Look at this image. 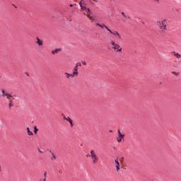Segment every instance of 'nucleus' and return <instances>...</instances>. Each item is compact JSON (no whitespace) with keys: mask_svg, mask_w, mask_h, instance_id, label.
I'll list each match as a JSON object with an SVG mask.
<instances>
[{"mask_svg":"<svg viewBox=\"0 0 181 181\" xmlns=\"http://www.w3.org/2000/svg\"><path fill=\"white\" fill-rule=\"evenodd\" d=\"M156 23L157 26L159 27L160 32H165V30H166L168 26V22L166 19L163 21H157Z\"/></svg>","mask_w":181,"mask_h":181,"instance_id":"f257e3e1","label":"nucleus"},{"mask_svg":"<svg viewBox=\"0 0 181 181\" xmlns=\"http://www.w3.org/2000/svg\"><path fill=\"white\" fill-rule=\"evenodd\" d=\"M110 45H111L112 49H113V50H115V52H122V47H121V45L117 44V42H115V41L114 40H111L110 42Z\"/></svg>","mask_w":181,"mask_h":181,"instance_id":"f03ea898","label":"nucleus"},{"mask_svg":"<svg viewBox=\"0 0 181 181\" xmlns=\"http://www.w3.org/2000/svg\"><path fill=\"white\" fill-rule=\"evenodd\" d=\"M90 155L89 156L91 158L92 163L95 165L98 162V156L94 150H90Z\"/></svg>","mask_w":181,"mask_h":181,"instance_id":"7ed1b4c3","label":"nucleus"},{"mask_svg":"<svg viewBox=\"0 0 181 181\" xmlns=\"http://www.w3.org/2000/svg\"><path fill=\"white\" fill-rule=\"evenodd\" d=\"M117 134L118 136L116 138V139L118 144H121V142H122V141L124 140V138H125V134L122 133L121 130H118Z\"/></svg>","mask_w":181,"mask_h":181,"instance_id":"20e7f679","label":"nucleus"},{"mask_svg":"<svg viewBox=\"0 0 181 181\" xmlns=\"http://www.w3.org/2000/svg\"><path fill=\"white\" fill-rule=\"evenodd\" d=\"M80 6L82 11H83V12H86V16H88V15H91V10H90V8H87L86 6H83L81 3H80Z\"/></svg>","mask_w":181,"mask_h":181,"instance_id":"39448f33","label":"nucleus"},{"mask_svg":"<svg viewBox=\"0 0 181 181\" xmlns=\"http://www.w3.org/2000/svg\"><path fill=\"white\" fill-rule=\"evenodd\" d=\"M108 32L110 35H112L113 36H117L118 39H121V35H119V33L118 31L111 30L109 29Z\"/></svg>","mask_w":181,"mask_h":181,"instance_id":"423d86ee","label":"nucleus"},{"mask_svg":"<svg viewBox=\"0 0 181 181\" xmlns=\"http://www.w3.org/2000/svg\"><path fill=\"white\" fill-rule=\"evenodd\" d=\"M78 76V69L77 68V65L74 68L72 77H77Z\"/></svg>","mask_w":181,"mask_h":181,"instance_id":"0eeeda50","label":"nucleus"},{"mask_svg":"<svg viewBox=\"0 0 181 181\" xmlns=\"http://www.w3.org/2000/svg\"><path fill=\"white\" fill-rule=\"evenodd\" d=\"M114 166L115 168H116L117 172H119V170H121V168L119 167V162H118L117 160H115Z\"/></svg>","mask_w":181,"mask_h":181,"instance_id":"6e6552de","label":"nucleus"},{"mask_svg":"<svg viewBox=\"0 0 181 181\" xmlns=\"http://www.w3.org/2000/svg\"><path fill=\"white\" fill-rule=\"evenodd\" d=\"M97 25V26H99V28H101V29H106V30H107V32H108V30H110V28H108L107 27V25H105V24H100V23H97L96 24Z\"/></svg>","mask_w":181,"mask_h":181,"instance_id":"1a4fd4ad","label":"nucleus"},{"mask_svg":"<svg viewBox=\"0 0 181 181\" xmlns=\"http://www.w3.org/2000/svg\"><path fill=\"white\" fill-rule=\"evenodd\" d=\"M87 18H88V19L90 21H91L93 22V21H95V16H91V14H88L87 16Z\"/></svg>","mask_w":181,"mask_h":181,"instance_id":"9d476101","label":"nucleus"},{"mask_svg":"<svg viewBox=\"0 0 181 181\" xmlns=\"http://www.w3.org/2000/svg\"><path fill=\"white\" fill-rule=\"evenodd\" d=\"M172 54H173V56H175V57H177V59H180L181 55L179 53H177L176 52H173Z\"/></svg>","mask_w":181,"mask_h":181,"instance_id":"9b49d317","label":"nucleus"},{"mask_svg":"<svg viewBox=\"0 0 181 181\" xmlns=\"http://www.w3.org/2000/svg\"><path fill=\"white\" fill-rule=\"evenodd\" d=\"M64 119H66V121H69L70 124L71 126H73V121L71 120V119L70 117H66L65 116H64Z\"/></svg>","mask_w":181,"mask_h":181,"instance_id":"f8f14e48","label":"nucleus"},{"mask_svg":"<svg viewBox=\"0 0 181 181\" xmlns=\"http://www.w3.org/2000/svg\"><path fill=\"white\" fill-rule=\"evenodd\" d=\"M37 43L39 46H43V42L39 37H37Z\"/></svg>","mask_w":181,"mask_h":181,"instance_id":"ddd939ff","label":"nucleus"},{"mask_svg":"<svg viewBox=\"0 0 181 181\" xmlns=\"http://www.w3.org/2000/svg\"><path fill=\"white\" fill-rule=\"evenodd\" d=\"M27 132L28 135H29L30 136H32V135H33V132L30 131V129H29V127H27Z\"/></svg>","mask_w":181,"mask_h":181,"instance_id":"4468645a","label":"nucleus"},{"mask_svg":"<svg viewBox=\"0 0 181 181\" xmlns=\"http://www.w3.org/2000/svg\"><path fill=\"white\" fill-rule=\"evenodd\" d=\"M64 74H65V76H66V78H70V77H71L73 78L72 74H69V73L66 72Z\"/></svg>","mask_w":181,"mask_h":181,"instance_id":"2eb2a0df","label":"nucleus"},{"mask_svg":"<svg viewBox=\"0 0 181 181\" xmlns=\"http://www.w3.org/2000/svg\"><path fill=\"white\" fill-rule=\"evenodd\" d=\"M59 52H60V49H56L52 51V54H56V53H59Z\"/></svg>","mask_w":181,"mask_h":181,"instance_id":"dca6fc26","label":"nucleus"},{"mask_svg":"<svg viewBox=\"0 0 181 181\" xmlns=\"http://www.w3.org/2000/svg\"><path fill=\"white\" fill-rule=\"evenodd\" d=\"M12 107H13V102L12 100H10L9 105H8L9 110H11V108H12Z\"/></svg>","mask_w":181,"mask_h":181,"instance_id":"f3484780","label":"nucleus"},{"mask_svg":"<svg viewBox=\"0 0 181 181\" xmlns=\"http://www.w3.org/2000/svg\"><path fill=\"white\" fill-rule=\"evenodd\" d=\"M2 97H7V95H8V93H6V92H5V90H2Z\"/></svg>","mask_w":181,"mask_h":181,"instance_id":"a211bd4d","label":"nucleus"},{"mask_svg":"<svg viewBox=\"0 0 181 181\" xmlns=\"http://www.w3.org/2000/svg\"><path fill=\"white\" fill-rule=\"evenodd\" d=\"M52 157L51 159H52V160H54V159H56V156H54V153H52Z\"/></svg>","mask_w":181,"mask_h":181,"instance_id":"6ab92c4d","label":"nucleus"},{"mask_svg":"<svg viewBox=\"0 0 181 181\" xmlns=\"http://www.w3.org/2000/svg\"><path fill=\"white\" fill-rule=\"evenodd\" d=\"M37 131H38V130H37V127H34V133H35V134H37Z\"/></svg>","mask_w":181,"mask_h":181,"instance_id":"aec40b11","label":"nucleus"},{"mask_svg":"<svg viewBox=\"0 0 181 181\" xmlns=\"http://www.w3.org/2000/svg\"><path fill=\"white\" fill-rule=\"evenodd\" d=\"M172 74H174L175 76H179V74L175 71H173Z\"/></svg>","mask_w":181,"mask_h":181,"instance_id":"412c9836","label":"nucleus"},{"mask_svg":"<svg viewBox=\"0 0 181 181\" xmlns=\"http://www.w3.org/2000/svg\"><path fill=\"white\" fill-rule=\"evenodd\" d=\"M11 98H12V95L9 94L6 96V98H8V100H9Z\"/></svg>","mask_w":181,"mask_h":181,"instance_id":"4be33fe9","label":"nucleus"},{"mask_svg":"<svg viewBox=\"0 0 181 181\" xmlns=\"http://www.w3.org/2000/svg\"><path fill=\"white\" fill-rule=\"evenodd\" d=\"M76 66H77V69H78V66H81V64L77 63V64H76Z\"/></svg>","mask_w":181,"mask_h":181,"instance_id":"5701e85b","label":"nucleus"},{"mask_svg":"<svg viewBox=\"0 0 181 181\" xmlns=\"http://www.w3.org/2000/svg\"><path fill=\"white\" fill-rule=\"evenodd\" d=\"M154 2L159 4V0H153Z\"/></svg>","mask_w":181,"mask_h":181,"instance_id":"b1692460","label":"nucleus"},{"mask_svg":"<svg viewBox=\"0 0 181 181\" xmlns=\"http://www.w3.org/2000/svg\"><path fill=\"white\" fill-rule=\"evenodd\" d=\"M89 1V2L90 3V4H92L93 5H94V3H93V0H88Z\"/></svg>","mask_w":181,"mask_h":181,"instance_id":"393cba45","label":"nucleus"},{"mask_svg":"<svg viewBox=\"0 0 181 181\" xmlns=\"http://www.w3.org/2000/svg\"><path fill=\"white\" fill-rule=\"evenodd\" d=\"M82 63H83V64L84 66H86V64H87L86 63V62H82Z\"/></svg>","mask_w":181,"mask_h":181,"instance_id":"a878e982","label":"nucleus"},{"mask_svg":"<svg viewBox=\"0 0 181 181\" xmlns=\"http://www.w3.org/2000/svg\"><path fill=\"white\" fill-rule=\"evenodd\" d=\"M92 1H93V2H98V1L97 0H92Z\"/></svg>","mask_w":181,"mask_h":181,"instance_id":"bb28decb","label":"nucleus"},{"mask_svg":"<svg viewBox=\"0 0 181 181\" xmlns=\"http://www.w3.org/2000/svg\"><path fill=\"white\" fill-rule=\"evenodd\" d=\"M46 175H47V173H45L44 174L45 177H46Z\"/></svg>","mask_w":181,"mask_h":181,"instance_id":"cd10ccee","label":"nucleus"},{"mask_svg":"<svg viewBox=\"0 0 181 181\" xmlns=\"http://www.w3.org/2000/svg\"><path fill=\"white\" fill-rule=\"evenodd\" d=\"M69 6L71 8L73 7V4H70Z\"/></svg>","mask_w":181,"mask_h":181,"instance_id":"c85d7f7f","label":"nucleus"},{"mask_svg":"<svg viewBox=\"0 0 181 181\" xmlns=\"http://www.w3.org/2000/svg\"><path fill=\"white\" fill-rule=\"evenodd\" d=\"M88 157H90V155H86V158H88Z\"/></svg>","mask_w":181,"mask_h":181,"instance_id":"c756f323","label":"nucleus"},{"mask_svg":"<svg viewBox=\"0 0 181 181\" xmlns=\"http://www.w3.org/2000/svg\"><path fill=\"white\" fill-rule=\"evenodd\" d=\"M122 15L124 16L125 14L124 13H122Z\"/></svg>","mask_w":181,"mask_h":181,"instance_id":"7c9ffc66","label":"nucleus"},{"mask_svg":"<svg viewBox=\"0 0 181 181\" xmlns=\"http://www.w3.org/2000/svg\"><path fill=\"white\" fill-rule=\"evenodd\" d=\"M110 132H112V130H110Z\"/></svg>","mask_w":181,"mask_h":181,"instance_id":"2f4dec72","label":"nucleus"},{"mask_svg":"<svg viewBox=\"0 0 181 181\" xmlns=\"http://www.w3.org/2000/svg\"><path fill=\"white\" fill-rule=\"evenodd\" d=\"M44 181H46V178L44 179Z\"/></svg>","mask_w":181,"mask_h":181,"instance_id":"473e14b6","label":"nucleus"}]
</instances>
